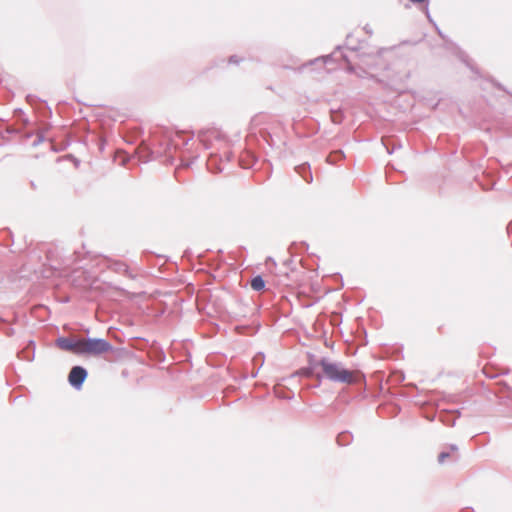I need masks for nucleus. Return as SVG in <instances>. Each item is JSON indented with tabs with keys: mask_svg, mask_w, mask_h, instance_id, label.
<instances>
[{
	"mask_svg": "<svg viewBox=\"0 0 512 512\" xmlns=\"http://www.w3.org/2000/svg\"><path fill=\"white\" fill-rule=\"evenodd\" d=\"M318 367H320V360L313 353H307V365L300 368L294 375L312 378L318 374L316 373Z\"/></svg>",
	"mask_w": 512,
	"mask_h": 512,
	"instance_id": "nucleus-5",
	"label": "nucleus"
},
{
	"mask_svg": "<svg viewBox=\"0 0 512 512\" xmlns=\"http://www.w3.org/2000/svg\"><path fill=\"white\" fill-rule=\"evenodd\" d=\"M114 346L104 338H91L88 337L86 342H83L82 348H78V355L99 356L104 353L113 352Z\"/></svg>",
	"mask_w": 512,
	"mask_h": 512,
	"instance_id": "nucleus-2",
	"label": "nucleus"
},
{
	"mask_svg": "<svg viewBox=\"0 0 512 512\" xmlns=\"http://www.w3.org/2000/svg\"><path fill=\"white\" fill-rule=\"evenodd\" d=\"M491 83H492V85H493L494 87H496L497 89L502 90V91H504V92H506V93L510 94V93L506 90V88H505L501 83H499L498 81H496L495 79H492V80H491Z\"/></svg>",
	"mask_w": 512,
	"mask_h": 512,
	"instance_id": "nucleus-29",
	"label": "nucleus"
},
{
	"mask_svg": "<svg viewBox=\"0 0 512 512\" xmlns=\"http://www.w3.org/2000/svg\"><path fill=\"white\" fill-rule=\"evenodd\" d=\"M264 359H265V356H264V353L263 352H259L255 355L254 357V361L257 362V361H260V366L251 373V378H256L257 375H258V372H259V369L260 367L263 365V362H264Z\"/></svg>",
	"mask_w": 512,
	"mask_h": 512,
	"instance_id": "nucleus-19",
	"label": "nucleus"
},
{
	"mask_svg": "<svg viewBox=\"0 0 512 512\" xmlns=\"http://www.w3.org/2000/svg\"><path fill=\"white\" fill-rule=\"evenodd\" d=\"M295 171L301 176V178L306 183H312L313 182V175L311 172V167L309 163H302L295 167Z\"/></svg>",
	"mask_w": 512,
	"mask_h": 512,
	"instance_id": "nucleus-11",
	"label": "nucleus"
},
{
	"mask_svg": "<svg viewBox=\"0 0 512 512\" xmlns=\"http://www.w3.org/2000/svg\"><path fill=\"white\" fill-rule=\"evenodd\" d=\"M30 186L33 190H35L37 188V186L33 180L30 181Z\"/></svg>",
	"mask_w": 512,
	"mask_h": 512,
	"instance_id": "nucleus-40",
	"label": "nucleus"
},
{
	"mask_svg": "<svg viewBox=\"0 0 512 512\" xmlns=\"http://www.w3.org/2000/svg\"><path fill=\"white\" fill-rule=\"evenodd\" d=\"M382 143H383V145L385 146L386 151H387V153H388V154H393V152L395 151V149H397V148H401V144H397V145L395 144L394 146L390 147V146L388 145V143H387L384 139L382 140Z\"/></svg>",
	"mask_w": 512,
	"mask_h": 512,
	"instance_id": "nucleus-23",
	"label": "nucleus"
},
{
	"mask_svg": "<svg viewBox=\"0 0 512 512\" xmlns=\"http://www.w3.org/2000/svg\"><path fill=\"white\" fill-rule=\"evenodd\" d=\"M46 109H47V113H48L49 115H51V114H52L51 109H50L49 107H46Z\"/></svg>",
	"mask_w": 512,
	"mask_h": 512,
	"instance_id": "nucleus-46",
	"label": "nucleus"
},
{
	"mask_svg": "<svg viewBox=\"0 0 512 512\" xmlns=\"http://www.w3.org/2000/svg\"><path fill=\"white\" fill-rule=\"evenodd\" d=\"M351 39H353L352 34H348L346 37V44L345 47L348 48L351 51H358L360 49V46L358 44H351Z\"/></svg>",
	"mask_w": 512,
	"mask_h": 512,
	"instance_id": "nucleus-20",
	"label": "nucleus"
},
{
	"mask_svg": "<svg viewBox=\"0 0 512 512\" xmlns=\"http://www.w3.org/2000/svg\"><path fill=\"white\" fill-rule=\"evenodd\" d=\"M56 346L61 350L77 354V350L78 348H82L83 342L74 338L61 336L56 339Z\"/></svg>",
	"mask_w": 512,
	"mask_h": 512,
	"instance_id": "nucleus-6",
	"label": "nucleus"
},
{
	"mask_svg": "<svg viewBox=\"0 0 512 512\" xmlns=\"http://www.w3.org/2000/svg\"><path fill=\"white\" fill-rule=\"evenodd\" d=\"M439 420L447 426H454L456 419L452 418V415L450 413H441L439 416Z\"/></svg>",
	"mask_w": 512,
	"mask_h": 512,
	"instance_id": "nucleus-17",
	"label": "nucleus"
},
{
	"mask_svg": "<svg viewBox=\"0 0 512 512\" xmlns=\"http://www.w3.org/2000/svg\"><path fill=\"white\" fill-rule=\"evenodd\" d=\"M231 158H232V152H226V153H225V159H226V161H230V160H231Z\"/></svg>",
	"mask_w": 512,
	"mask_h": 512,
	"instance_id": "nucleus-36",
	"label": "nucleus"
},
{
	"mask_svg": "<svg viewBox=\"0 0 512 512\" xmlns=\"http://www.w3.org/2000/svg\"><path fill=\"white\" fill-rule=\"evenodd\" d=\"M241 61L242 58H239L237 55H231L228 60L230 64H239Z\"/></svg>",
	"mask_w": 512,
	"mask_h": 512,
	"instance_id": "nucleus-30",
	"label": "nucleus"
},
{
	"mask_svg": "<svg viewBox=\"0 0 512 512\" xmlns=\"http://www.w3.org/2000/svg\"><path fill=\"white\" fill-rule=\"evenodd\" d=\"M276 396L280 399L291 400L294 398V392L287 390L286 392H275Z\"/></svg>",
	"mask_w": 512,
	"mask_h": 512,
	"instance_id": "nucleus-21",
	"label": "nucleus"
},
{
	"mask_svg": "<svg viewBox=\"0 0 512 512\" xmlns=\"http://www.w3.org/2000/svg\"><path fill=\"white\" fill-rule=\"evenodd\" d=\"M320 367L323 371L322 376L332 382L345 384L353 383L352 372L345 368L341 362H332L329 358L322 357L320 359Z\"/></svg>",
	"mask_w": 512,
	"mask_h": 512,
	"instance_id": "nucleus-1",
	"label": "nucleus"
},
{
	"mask_svg": "<svg viewBox=\"0 0 512 512\" xmlns=\"http://www.w3.org/2000/svg\"><path fill=\"white\" fill-rule=\"evenodd\" d=\"M503 386H504V388H505L506 390H509V389H510L509 385H508V384H506V383H504V384H503Z\"/></svg>",
	"mask_w": 512,
	"mask_h": 512,
	"instance_id": "nucleus-45",
	"label": "nucleus"
},
{
	"mask_svg": "<svg viewBox=\"0 0 512 512\" xmlns=\"http://www.w3.org/2000/svg\"><path fill=\"white\" fill-rule=\"evenodd\" d=\"M454 412L457 413V417L460 416V411L459 410H455Z\"/></svg>",
	"mask_w": 512,
	"mask_h": 512,
	"instance_id": "nucleus-48",
	"label": "nucleus"
},
{
	"mask_svg": "<svg viewBox=\"0 0 512 512\" xmlns=\"http://www.w3.org/2000/svg\"><path fill=\"white\" fill-rule=\"evenodd\" d=\"M448 457H450V453L447 451H442L438 455V462L442 464Z\"/></svg>",
	"mask_w": 512,
	"mask_h": 512,
	"instance_id": "nucleus-28",
	"label": "nucleus"
},
{
	"mask_svg": "<svg viewBox=\"0 0 512 512\" xmlns=\"http://www.w3.org/2000/svg\"><path fill=\"white\" fill-rule=\"evenodd\" d=\"M454 46V53L457 56V58L465 64L467 68L470 69L471 72H473L477 77H481L480 71L474 61L469 57V55L460 49L457 45L453 44Z\"/></svg>",
	"mask_w": 512,
	"mask_h": 512,
	"instance_id": "nucleus-7",
	"label": "nucleus"
},
{
	"mask_svg": "<svg viewBox=\"0 0 512 512\" xmlns=\"http://www.w3.org/2000/svg\"><path fill=\"white\" fill-rule=\"evenodd\" d=\"M336 440L339 446H348L353 441V434L348 430L342 431L337 435Z\"/></svg>",
	"mask_w": 512,
	"mask_h": 512,
	"instance_id": "nucleus-14",
	"label": "nucleus"
},
{
	"mask_svg": "<svg viewBox=\"0 0 512 512\" xmlns=\"http://www.w3.org/2000/svg\"><path fill=\"white\" fill-rule=\"evenodd\" d=\"M435 413L432 414V415H426V418L429 420V421H433L435 419Z\"/></svg>",
	"mask_w": 512,
	"mask_h": 512,
	"instance_id": "nucleus-38",
	"label": "nucleus"
},
{
	"mask_svg": "<svg viewBox=\"0 0 512 512\" xmlns=\"http://www.w3.org/2000/svg\"><path fill=\"white\" fill-rule=\"evenodd\" d=\"M331 120L334 124L342 123L344 114L341 110H331Z\"/></svg>",
	"mask_w": 512,
	"mask_h": 512,
	"instance_id": "nucleus-18",
	"label": "nucleus"
},
{
	"mask_svg": "<svg viewBox=\"0 0 512 512\" xmlns=\"http://www.w3.org/2000/svg\"><path fill=\"white\" fill-rule=\"evenodd\" d=\"M460 512H474V510L471 507H465Z\"/></svg>",
	"mask_w": 512,
	"mask_h": 512,
	"instance_id": "nucleus-37",
	"label": "nucleus"
},
{
	"mask_svg": "<svg viewBox=\"0 0 512 512\" xmlns=\"http://www.w3.org/2000/svg\"><path fill=\"white\" fill-rule=\"evenodd\" d=\"M294 247H296V243H293V244L290 246V250H292Z\"/></svg>",
	"mask_w": 512,
	"mask_h": 512,
	"instance_id": "nucleus-47",
	"label": "nucleus"
},
{
	"mask_svg": "<svg viewBox=\"0 0 512 512\" xmlns=\"http://www.w3.org/2000/svg\"><path fill=\"white\" fill-rule=\"evenodd\" d=\"M450 449H451L452 451H456V450L458 449V447H457V445H455V444H451V445H450Z\"/></svg>",
	"mask_w": 512,
	"mask_h": 512,
	"instance_id": "nucleus-42",
	"label": "nucleus"
},
{
	"mask_svg": "<svg viewBox=\"0 0 512 512\" xmlns=\"http://www.w3.org/2000/svg\"><path fill=\"white\" fill-rule=\"evenodd\" d=\"M258 158L252 151H246L239 157V165L243 169H250L257 162Z\"/></svg>",
	"mask_w": 512,
	"mask_h": 512,
	"instance_id": "nucleus-10",
	"label": "nucleus"
},
{
	"mask_svg": "<svg viewBox=\"0 0 512 512\" xmlns=\"http://www.w3.org/2000/svg\"><path fill=\"white\" fill-rule=\"evenodd\" d=\"M313 378H315L316 381L311 385V387L319 388L321 386L323 376L321 374H317Z\"/></svg>",
	"mask_w": 512,
	"mask_h": 512,
	"instance_id": "nucleus-25",
	"label": "nucleus"
},
{
	"mask_svg": "<svg viewBox=\"0 0 512 512\" xmlns=\"http://www.w3.org/2000/svg\"><path fill=\"white\" fill-rule=\"evenodd\" d=\"M197 137L204 148L209 149L211 147L212 139H218L219 133L214 129H201L199 130Z\"/></svg>",
	"mask_w": 512,
	"mask_h": 512,
	"instance_id": "nucleus-9",
	"label": "nucleus"
},
{
	"mask_svg": "<svg viewBox=\"0 0 512 512\" xmlns=\"http://www.w3.org/2000/svg\"><path fill=\"white\" fill-rule=\"evenodd\" d=\"M108 268L113 272L122 274L131 280H135L137 278V274L134 273L124 262L110 261Z\"/></svg>",
	"mask_w": 512,
	"mask_h": 512,
	"instance_id": "nucleus-8",
	"label": "nucleus"
},
{
	"mask_svg": "<svg viewBox=\"0 0 512 512\" xmlns=\"http://www.w3.org/2000/svg\"><path fill=\"white\" fill-rule=\"evenodd\" d=\"M309 245L306 242H302L300 244V251H306L308 250Z\"/></svg>",
	"mask_w": 512,
	"mask_h": 512,
	"instance_id": "nucleus-32",
	"label": "nucleus"
},
{
	"mask_svg": "<svg viewBox=\"0 0 512 512\" xmlns=\"http://www.w3.org/2000/svg\"><path fill=\"white\" fill-rule=\"evenodd\" d=\"M345 158V153L342 150H334L329 153V155L326 158L327 163L334 165L338 161Z\"/></svg>",
	"mask_w": 512,
	"mask_h": 512,
	"instance_id": "nucleus-15",
	"label": "nucleus"
},
{
	"mask_svg": "<svg viewBox=\"0 0 512 512\" xmlns=\"http://www.w3.org/2000/svg\"><path fill=\"white\" fill-rule=\"evenodd\" d=\"M342 48H343L342 45H337L335 50L332 53H330L328 55H323V56H320L313 60L308 61L306 64H304L301 67V70L307 68L308 66L320 65L321 67H323L328 63L337 62L338 58L336 57V55H337V53H339L340 54L339 57L347 64L346 70L349 73H353L355 71V69H354L353 65L351 64L347 54H345L341 51Z\"/></svg>",
	"mask_w": 512,
	"mask_h": 512,
	"instance_id": "nucleus-3",
	"label": "nucleus"
},
{
	"mask_svg": "<svg viewBox=\"0 0 512 512\" xmlns=\"http://www.w3.org/2000/svg\"><path fill=\"white\" fill-rule=\"evenodd\" d=\"M154 358H155V360H156V361H158V362H164V361H165V358H166L164 351H163L162 349H158V350L156 351V354H155V357H154Z\"/></svg>",
	"mask_w": 512,
	"mask_h": 512,
	"instance_id": "nucleus-24",
	"label": "nucleus"
},
{
	"mask_svg": "<svg viewBox=\"0 0 512 512\" xmlns=\"http://www.w3.org/2000/svg\"><path fill=\"white\" fill-rule=\"evenodd\" d=\"M409 1H410L411 3H413V4H418V5L424 4V5H425V13H426V15H427L428 19H429L430 21H432V20H431V17H430V13H429V8H428L429 0H409Z\"/></svg>",
	"mask_w": 512,
	"mask_h": 512,
	"instance_id": "nucleus-22",
	"label": "nucleus"
},
{
	"mask_svg": "<svg viewBox=\"0 0 512 512\" xmlns=\"http://www.w3.org/2000/svg\"><path fill=\"white\" fill-rule=\"evenodd\" d=\"M0 121H4V119L0 118Z\"/></svg>",
	"mask_w": 512,
	"mask_h": 512,
	"instance_id": "nucleus-49",
	"label": "nucleus"
},
{
	"mask_svg": "<svg viewBox=\"0 0 512 512\" xmlns=\"http://www.w3.org/2000/svg\"><path fill=\"white\" fill-rule=\"evenodd\" d=\"M7 132H8L9 134H12V133H14V132H15V130H14V129H12V128H9V129H7Z\"/></svg>",
	"mask_w": 512,
	"mask_h": 512,
	"instance_id": "nucleus-43",
	"label": "nucleus"
},
{
	"mask_svg": "<svg viewBox=\"0 0 512 512\" xmlns=\"http://www.w3.org/2000/svg\"><path fill=\"white\" fill-rule=\"evenodd\" d=\"M4 333L7 337H12L15 334V330L12 327H7L4 329Z\"/></svg>",
	"mask_w": 512,
	"mask_h": 512,
	"instance_id": "nucleus-31",
	"label": "nucleus"
},
{
	"mask_svg": "<svg viewBox=\"0 0 512 512\" xmlns=\"http://www.w3.org/2000/svg\"><path fill=\"white\" fill-rule=\"evenodd\" d=\"M14 114H15L16 116H17L18 114H19V115H21V116H23V115H24V112H23V110H22V109L17 108V109H15V110H14Z\"/></svg>",
	"mask_w": 512,
	"mask_h": 512,
	"instance_id": "nucleus-33",
	"label": "nucleus"
},
{
	"mask_svg": "<svg viewBox=\"0 0 512 512\" xmlns=\"http://www.w3.org/2000/svg\"><path fill=\"white\" fill-rule=\"evenodd\" d=\"M267 261H271L274 265H276V263H275L274 259H273V258H271V257H269V258L267 259Z\"/></svg>",
	"mask_w": 512,
	"mask_h": 512,
	"instance_id": "nucleus-44",
	"label": "nucleus"
},
{
	"mask_svg": "<svg viewBox=\"0 0 512 512\" xmlns=\"http://www.w3.org/2000/svg\"><path fill=\"white\" fill-rule=\"evenodd\" d=\"M265 280L261 275H256L251 279L250 285L254 291H262L265 288Z\"/></svg>",
	"mask_w": 512,
	"mask_h": 512,
	"instance_id": "nucleus-16",
	"label": "nucleus"
},
{
	"mask_svg": "<svg viewBox=\"0 0 512 512\" xmlns=\"http://www.w3.org/2000/svg\"><path fill=\"white\" fill-rule=\"evenodd\" d=\"M262 137H263L264 141H265L269 146H271V147H272V141H273V139H272V135H271L269 132H264V133L262 134Z\"/></svg>",
	"mask_w": 512,
	"mask_h": 512,
	"instance_id": "nucleus-27",
	"label": "nucleus"
},
{
	"mask_svg": "<svg viewBox=\"0 0 512 512\" xmlns=\"http://www.w3.org/2000/svg\"><path fill=\"white\" fill-rule=\"evenodd\" d=\"M436 29H437L438 35H439L443 40H445V39H446V36L443 34V32H442L438 27H436Z\"/></svg>",
	"mask_w": 512,
	"mask_h": 512,
	"instance_id": "nucleus-35",
	"label": "nucleus"
},
{
	"mask_svg": "<svg viewBox=\"0 0 512 512\" xmlns=\"http://www.w3.org/2000/svg\"><path fill=\"white\" fill-rule=\"evenodd\" d=\"M87 377L88 370L81 365H75L68 374V382L75 390H81Z\"/></svg>",
	"mask_w": 512,
	"mask_h": 512,
	"instance_id": "nucleus-4",
	"label": "nucleus"
},
{
	"mask_svg": "<svg viewBox=\"0 0 512 512\" xmlns=\"http://www.w3.org/2000/svg\"><path fill=\"white\" fill-rule=\"evenodd\" d=\"M172 147V144L169 142L166 144V148H165V152H167L168 150H170Z\"/></svg>",
	"mask_w": 512,
	"mask_h": 512,
	"instance_id": "nucleus-41",
	"label": "nucleus"
},
{
	"mask_svg": "<svg viewBox=\"0 0 512 512\" xmlns=\"http://www.w3.org/2000/svg\"><path fill=\"white\" fill-rule=\"evenodd\" d=\"M222 161L221 157H218L216 154H210L209 158L207 159V168L212 173H219L222 171V168L220 167V162Z\"/></svg>",
	"mask_w": 512,
	"mask_h": 512,
	"instance_id": "nucleus-13",
	"label": "nucleus"
},
{
	"mask_svg": "<svg viewBox=\"0 0 512 512\" xmlns=\"http://www.w3.org/2000/svg\"><path fill=\"white\" fill-rule=\"evenodd\" d=\"M193 136H194V133H192V135L184 141V145H187L189 143V141L193 138Z\"/></svg>",
	"mask_w": 512,
	"mask_h": 512,
	"instance_id": "nucleus-39",
	"label": "nucleus"
},
{
	"mask_svg": "<svg viewBox=\"0 0 512 512\" xmlns=\"http://www.w3.org/2000/svg\"><path fill=\"white\" fill-rule=\"evenodd\" d=\"M45 137L43 133H39L36 137V139L33 141L32 146L37 147L40 143L44 141Z\"/></svg>",
	"mask_w": 512,
	"mask_h": 512,
	"instance_id": "nucleus-26",
	"label": "nucleus"
},
{
	"mask_svg": "<svg viewBox=\"0 0 512 512\" xmlns=\"http://www.w3.org/2000/svg\"><path fill=\"white\" fill-rule=\"evenodd\" d=\"M364 30H365V32H366L367 34L372 35V29L369 27V25H366V26L364 27Z\"/></svg>",
	"mask_w": 512,
	"mask_h": 512,
	"instance_id": "nucleus-34",
	"label": "nucleus"
},
{
	"mask_svg": "<svg viewBox=\"0 0 512 512\" xmlns=\"http://www.w3.org/2000/svg\"><path fill=\"white\" fill-rule=\"evenodd\" d=\"M18 356L27 361H33L35 357V341L29 340L25 349L19 352Z\"/></svg>",
	"mask_w": 512,
	"mask_h": 512,
	"instance_id": "nucleus-12",
	"label": "nucleus"
}]
</instances>
